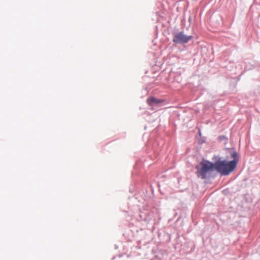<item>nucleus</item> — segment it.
<instances>
[{"label": "nucleus", "mask_w": 260, "mask_h": 260, "mask_svg": "<svg viewBox=\"0 0 260 260\" xmlns=\"http://www.w3.org/2000/svg\"><path fill=\"white\" fill-rule=\"evenodd\" d=\"M233 160L228 161L225 160L217 161L215 163V170L222 175H228L233 172L237 167L239 161L238 154L236 151L231 153Z\"/></svg>", "instance_id": "obj_1"}, {"label": "nucleus", "mask_w": 260, "mask_h": 260, "mask_svg": "<svg viewBox=\"0 0 260 260\" xmlns=\"http://www.w3.org/2000/svg\"><path fill=\"white\" fill-rule=\"evenodd\" d=\"M197 175L203 179H206L209 175L215 170V164L208 160H202L196 166Z\"/></svg>", "instance_id": "obj_2"}, {"label": "nucleus", "mask_w": 260, "mask_h": 260, "mask_svg": "<svg viewBox=\"0 0 260 260\" xmlns=\"http://www.w3.org/2000/svg\"><path fill=\"white\" fill-rule=\"evenodd\" d=\"M192 38L191 36H187L182 32L176 34L173 38V42L176 43H185Z\"/></svg>", "instance_id": "obj_3"}, {"label": "nucleus", "mask_w": 260, "mask_h": 260, "mask_svg": "<svg viewBox=\"0 0 260 260\" xmlns=\"http://www.w3.org/2000/svg\"><path fill=\"white\" fill-rule=\"evenodd\" d=\"M147 102L150 105H151L152 103H156V104L160 103L161 102V101L160 100L157 99L155 98L152 97L150 99H148L147 100Z\"/></svg>", "instance_id": "obj_4"}]
</instances>
